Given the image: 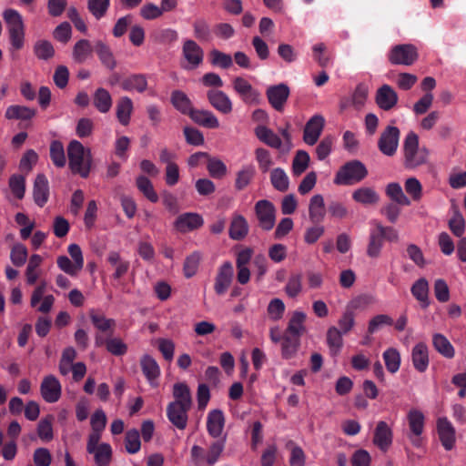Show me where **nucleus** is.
Returning a JSON list of instances; mask_svg holds the SVG:
<instances>
[{"instance_id":"obj_29","label":"nucleus","mask_w":466,"mask_h":466,"mask_svg":"<svg viewBox=\"0 0 466 466\" xmlns=\"http://www.w3.org/2000/svg\"><path fill=\"white\" fill-rule=\"evenodd\" d=\"M170 100L173 106L183 115L189 116L195 109L191 100L183 91L174 90L171 93Z\"/></svg>"},{"instance_id":"obj_19","label":"nucleus","mask_w":466,"mask_h":466,"mask_svg":"<svg viewBox=\"0 0 466 466\" xmlns=\"http://www.w3.org/2000/svg\"><path fill=\"white\" fill-rule=\"evenodd\" d=\"M182 55L193 68L198 67L203 62V49L194 40L187 39L184 41Z\"/></svg>"},{"instance_id":"obj_22","label":"nucleus","mask_w":466,"mask_h":466,"mask_svg":"<svg viewBox=\"0 0 466 466\" xmlns=\"http://www.w3.org/2000/svg\"><path fill=\"white\" fill-rule=\"evenodd\" d=\"M392 431L387 422L380 420L374 431L373 442L381 451H386L392 443Z\"/></svg>"},{"instance_id":"obj_11","label":"nucleus","mask_w":466,"mask_h":466,"mask_svg":"<svg viewBox=\"0 0 466 466\" xmlns=\"http://www.w3.org/2000/svg\"><path fill=\"white\" fill-rule=\"evenodd\" d=\"M191 407L177 402H170L167 406V417L170 423L178 430H185L188 420V411Z\"/></svg>"},{"instance_id":"obj_26","label":"nucleus","mask_w":466,"mask_h":466,"mask_svg":"<svg viewBox=\"0 0 466 466\" xmlns=\"http://www.w3.org/2000/svg\"><path fill=\"white\" fill-rule=\"evenodd\" d=\"M189 117L194 123L206 128L214 129L219 127L218 117L209 110L194 109Z\"/></svg>"},{"instance_id":"obj_62","label":"nucleus","mask_w":466,"mask_h":466,"mask_svg":"<svg viewBox=\"0 0 466 466\" xmlns=\"http://www.w3.org/2000/svg\"><path fill=\"white\" fill-rule=\"evenodd\" d=\"M9 187L14 196L22 199L25 193V178L22 175H12L9 178Z\"/></svg>"},{"instance_id":"obj_7","label":"nucleus","mask_w":466,"mask_h":466,"mask_svg":"<svg viewBox=\"0 0 466 466\" xmlns=\"http://www.w3.org/2000/svg\"><path fill=\"white\" fill-rule=\"evenodd\" d=\"M289 95L290 89L285 83L270 86L266 90V96L269 105L278 112L284 110Z\"/></svg>"},{"instance_id":"obj_33","label":"nucleus","mask_w":466,"mask_h":466,"mask_svg":"<svg viewBox=\"0 0 466 466\" xmlns=\"http://www.w3.org/2000/svg\"><path fill=\"white\" fill-rule=\"evenodd\" d=\"M432 346L444 358L452 359L455 355L454 347L443 334L434 333L432 335Z\"/></svg>"},{"instance_id":"obj_20","label":"nucleus","mask_w":466,"mask_h":466,"mask_svg":"<svg viewBox=\"0 0 466 466\" xmlns=\"http://www.w3.org/2000/svg\"><path fill=\"white\" fill-rule=\"evenodd\" d=\"M33 198L35 205L43 208L49 198V183L44 174L35 177L33 187Z\"/></svg>"},{"instance_id":"obj_41","label":"nucleus","mask_w":466,"mask_h":466,"mask_svg":"<svg viewBox=\"0 0 466 466\" xmlns=\"http://www.w3.org/2000/svg\"><path fill=\"white\" fill-rule=\"evenodd\" d=\"M383 237L380 230L376 228L371 229L369 237V244L367 247V255L370 258H378L380 255L383 247Z\"/></svg>"},{"instance_id":"obj_1","label":"nucleus","mask_w":466,"mask_h":466,"mask_svg":"<svg viewBox=\"0 0 466 466\" xmlns=\"http://www.w3.org/2000/svg\"><path fill=\"white\" fill-rule=\"evenodd\" d=\"M68 165L72 173L78 174L81 177L86 178L91 171L92 154L77 140H72L67 147Z\"/></svg>"},{"instance_id":"obj_54","label":"nucleus","mask_w":466,"mask_h":466,"mask_svg":"<svg viewBox=\"0 0 466 466\" xmlns=\"http://www.w3.org/2000/svg\"><path fill=\"white\" fill-rule=\"evenodd\" d=\"M201 260V254L198 251H195L188 255L184 262L183 272L187 279L192 278L196 275L198 266Z\"/></svg>"},{"instance_id":"obj_50","label":"nucleus","mask_w":466,"mask_h":466,"mask_svg":"<svg viewBox=\"0 0 466 466\" xmlns=\"http://www.w3.org/2000/svg\"><path fill=\"white\" fill-rule=\"evenodd\" d=\"M86 7L96 20H100L106 15L110 7V0H87Z\"/></svg>"},{"instance_id":"obj_44","label":"nucleus","mask_w":466,"mask_h":466,"mask_svg":"<svg viewBox=\"0 0 466 466\" xmlns=\"http://www.w3.org/2000/svg\"><path fill=\"white\" fill-rule=\"evenodd\" d=\"M173 402L180 403L187 407L192 406V397L189 387L184 382H177L173 386Z\"/></svg>"},{"instance_id":"obj_5","label":"nucleus","mask_w":466,"mask_h":466,"mask_svg":"<svg viewBox=\"0 0 466 466\" xmlns=\"http://www.w3.org/2000/svg\"><path fill=\"white\" fill-rule=\"evenodd\" d=\"M417 48L410 44L397 45L391 48L388 59L392 65L411 66L418 59Z\"/></svg>"},{"instance_id":"obj_9","label":"nucleus","mask_w":466,"mask_h":466,"mask_svg":"<svg viewBox=\"0 0 466 466\" xmlns=\"http://www.w3.org/2000/svg\"><path fill=\"white\" fill-rule=\"evenodd\" d=\"M407 418L410 431L409 438L415 447H420L421 445L420 435L424 430L425 417L420 410L412 409L409 411Z\"/></svg>"},{"instance_id":"obj_59","label":"nucleus","mask_w":466,"mask_h":466,"mask_svg":"<svg viewBox=\"0 0 466 466\" xmlns=\"http://www.w3.org/2000/svg\"><path fill=\"white\" fill-rule=\"evenodd\" d=\"M28 251L22 243L15 244L10 252V259L15 267H22L27 259Z\"/></svg>"},{"instance_id":"obj_58","label":"nucleus","mask_w":466,"mask_h":466,"mask_svg":"<svg viewBox=\"0 0 466 466\" xmlns=\"http://www.w3.org/2000/svg\"><path fill=\"white\" fill-rule=\"evenodd\" d=\"M125 447L128 453L135 454L141 448L140 435L137 430L132 429L127 431L125 438Z\"/></svg>"},{"instance_id":"obj_17","label":"nucleus","mask_w":466,"mask_h":466,"mask_svg":"<svg viewBox=\"0 0 466 466\" xmlns=\"http://www.w3.org/2000/svg\"><path fill=\"white\" fill-rule=\"evenodd\" d=\"M207 97L209 104L218 112L228 115L232 111V102L225 92L210 89L207 92Z\"/></svg>"},{"instance_id":"obj_21","label":"nucleus","mask_w":466,"mask_h":466,"mask_svg":"<svg viewBox=\"0 0 466 466\" xmlns=\"http://www.w3.org/2000/svg\"><path fill=\"white\" fill-rule=\"evenodd\" d=\"M411 361L417 371L422 373L427 370L430 363L429 349L424 342H419L412 348Z\"/></svg>"},{"instance_id":"obj_47","label":"nucleus","mask_w":466,"mask_h":466,"mask_svg":"<svg viewBox=\"0 0 466 466\" xmlns=\"http://www.w3.org/2000/svg\"><path fill=\"white\" fill-rule=\"evenodd\" d=\"M382 357L389 372L394 374L400 370L401 360L398 350L389 348L383 352Z\"/></svg>"},{"instance_id":"obj_38","label":"nucleus","mask_w":466,"mask_h":466,"mask_svg":"<svg viewBox=\"0 0 466 466\" xmlns=\"http://www.w3.org/2000/svg\"><path fill=\"white\" fill-rule=\"evenodd\" d=\"M255 175L256 169L254 166H243L242 168L238 170L236 175L235 188L238 191L245 189L253 180Z\"/></svg>"},{"instance_id":"obj_8","label":"nucleus","mask_w":466,"mask_h":466,"mask_svg":"<svg viewBox=\"0 0 466 466\" xmlns=\"http://www.w3.org/2000/svg\"><path fill=\"white\" fill-rule=\"evenodd\" d=\"M255 212L262 229L268 231L273 228L276 208L270 201L266 199L258 201L255 205Z\"/></svg>"},{"instance_id":"obj_49","label":"nucleus","mask_w":466,"mask_h":466,"mask_svg":"<svg viewBox=\"0 0 466 466\" xmlns=\"http://www.w3.org/2000/svg\"><path fill=\"white\" fill-rule=\"evenodd\" d=\"M387 196L395 203L401 206H410V200L405 196L399 183H390L386 187Z\"/></svg>"},{"instance_id":"obj_15","label":"nucleus","mask_w":466,"mask_h":466,"mask_svg":"<svg viewBox=\"0 0 466 466\" xmlns=\"http://www.w3.org/2000/svg\"><path fill=\"white\" fill-rule=\"evenodd\" d=\"M437 431L444 449L451 451L455 444V429L446 417L438 419Z\"/></svg>"},{"instance_id":"obj_57","label":"nucleus","mask_w":466,"mask_h":466,"mask_svg":"<svg viewBox=\"0 0 466 466\" xmlns=\"http://www.w3.org/2000/svg\"><path fill=\"white\" fill-rule=\"evenodd\" d=\"M310 157L304 150H298L292 162L293 174L299 176L302 174L309 167Z\"/></svg>"},{"instance_id":"obj_60","label":"nucleus","mask_w":466,"mask_h":466,"mask_svg":"<svg viewBox=\"0 0 466 466\" xmlns=\"http://www.w3.org/2000/svg\"><path fill=\"white\" fill-rule=\"evenodd\" d=\"M210 63L223 69H228L233 65V58L230 55L218 49L210 51Z\"/></svg>"},{"instance_id":"obj_40","label":"nucleus","mask_w":466,"mask_h":466,"mask_svg":"<svg viewBox=\"0 0 466 466\" xmlns=\"http://www.w3.org/2000/svg\"><path fill=\"white\" fill-rule=\"evenodd\" d=\"M94 48L87 39L78 40L73 48V59L79 64L84 63L91 55Z\"/></svg>"},{"instance_id":"obj_61","label":"nucleus","mask_w":466,"mask_h":466,"mask_svg":"<svg viewBox=\"0 0 466 466\" xmlns=\"http://www.w3.org/2000/svg\"><path fill=\"white\" fill-rule=\"evenodd\" d=\"M207 169L213 178H222L227 174V166L221 160L208 156Z\"/></svg>"},{"instance_id":"obj_36","label":"nucleus","mask_w":466,"mask_h":466,"mask_svg":"<svg viewBox=\"0 0 466 466\" xmlns=\"http://www.w3.org/2000/svg\"><path fill=\"white\" fill-rule=\"evenodd\" d=\"M352 198L362 205H375L379 202L380 196L372 187H362L352 193Z\"/></svg>"},{"instance_id":"obj_28","label":"nucleus","mask_w":466,"mask_h":466,"mask_svg":"<svg viewBox=\"0 0 466 466\" xmlns=\"http://www.w3.org/2000/svg\"><path fill=\"white\" fill-rule=\"evenodd\" d=\"M134 109L133 101L128 96H122L118 99L116 107V118L122 126H127L130 122Z\"/></svg>"},{"instance_id":"obj_10","label":"nucleus","mask_w":466,"mask_h":466,"mask_svg":"<svg viewBox=\"0 0 466 466\" xmlns=\"http://www.w3.org/2000/svg\"><path fill=\"white\" fill-rule=\"evenodd\" d=\"M233 88L240 96L242 101L248 105H258L260 102V93L241 76L233 80Z\"/></svg>"},{"instance_id":"obj_34","label":"nucleus","mask_w":466,"mask_h":466,"mask_svg":"<svg viewBox=\"0 0 466 466\" xmlns=\"http://www.w3.org/2000/svg\"><path fill=\"white\" fill-rule=\"evenodd\" d=\"M248 232V225L242 215H235L229 227V237L234 240L243 239Z\"/></svg>"},{"instance_id":"obj_24","label":"nucleus","mask_w":466,"mask_h":466,"mask_svg":"<svg viewBox=\"0 0 466 466\" xmlns=\"http://www.w3.org/2000/svg\"><path fill=\"white\" fill-rule=\"evenodd\" d=\"M225 418L220 410H212L208 412L207 418V430L213 438H218L224 429Z\"/></svg>"},{"instance_id":"obj_27","label":"nucleus","mask_w":466,"mask_h":466,"mask_svg":"<svg viewBox=\"0 0 466 466\" xmlns=\"http://www.w3.org/2000/svg\"><path fill=\"white\" fill-rule=\"evenodd\" d=\"M120 85L125 91L144 93L147 88V79L144 74H132L124 78Z\"/></svg>"},{"instance_id":"obj_53","label":"nucleus","mask_w":466,"mask_h":466,"mask_svg":"<svg viewBox=\"0 0 466 466\" xmlns=\"http://www.w3.org/2000/svg\"><path fill=\"white\" fill-rule=\"evenodd\" d=\"M34 54L40 60H48L55 56V48L47 40H37L34 45Z\"/></svg>"},{"instance_id":"obj_32","label":"nucleus","mask_w":466,"mask_h":466,"mask_svg":"<svg viewBox=\"0 0 466 466\" xmlns=\"http://www.w3.org/2000/svg\"><path fill=\"white\" fill-rule=\"evenodd\" d=\"M410 291L423 309L429 307V283L426 279L420 278L416 280L411 286Z\"/></svg>"},{"instance_id":"obj_63","label":"nucleus","mask_w":466,"mask_h":466,"mask_svg":"<svg viewBox=\"0 0 466 466\" xmlns=\"http://www.w3.org/2000/svg\"><path fill=\"white\" fill-rule=\"evenodd\" d=\"M255 158L262 173L268 172L270 167L273 165L270 152L264 147H258L255 150Z\"/></svg>"},{"instance_id":"obj_42","label":"nucleus","mask_w":466,"mask_h":466,"mask_svg":"<svg viewBox=\"0 0 466 466\" xmlns=\"http://www.w3.org/2000/svg\"><path fill=\"white\" fill-rule=\"evenodd\" d=\"M342 332L336 327H329L327 330L326 340L331 355H337L343 346Z\"/></svg>"},{"instance_id":"obj_35","label":"nucleus","mask_w":466,"mask_h":466,"mask_svg":"<svg viewBox=\"0 0 466 466\" xmlns=\"http://www.w3.org/2000/svg\"><path fill=\"white\" fill-rule=\"evenodd\" d=\"M93 104L100 113H107L112 107V96L106 89L98 87L93 95Z\"/></svg>"},{"instance_id":"obj_18","label":"nucleus","mask_w":466,"mask_h":466,"mask_svg":"<svg viewBox=\"0 0 466 466\" xmlns=\"http://www.w3.org/2000/svg\"><path fill=\"white\" fill-rule=\"evenodd\" d=\"M398 94L389 85H382L376 92L375 100L378 106L385 111L393 108L398 103Z\"/></svg>"},{"instance_id":"obj_55","label":"nucleus","mask_w":466,"mask_h":466,"mask_svg":"<svg viewBox=\"0 0 466 466\" xmlns=\"http://www.w3.org/2000/svg\"><path fill=\"white\" fill-rule=\"evenodd\" d=\"M225 438L217 440L211 443L206 455V461L208 465H214L220 458L225 449Z\"/></svg>"},{"instance_id":"obj_39","label":"nucleus","mask_w":466,"mask_h":466,"mask_svg":"<svg viewBox=\"0 0 466 466\" xmlns=\"http://www.w3.org/2000/svg\"><path fill=\"white\" fill-rule=\"evenodd\" d=\"M306 318L307 316L304 312L295 311L290 318L288 327L284 332L301 337L306 331V327L304 325Z\"/></svg>"},{"instance_id":"obj_16","label":"nucleus","mask_w":466,"mask_h":466,"mask_svg":"<svg viewBox=\"0 0 466 466\" xmlns=\"http://www.w3.org/2000/svg\"><path fill=\"white\" fill-rule=\"evenodd\" d=\"M204 223L202 217L198 213L187 212L179 215L174 226L181 233L193 231L200 228Z\"/></svg>"},{"instance_id":"obj_13","label":"nucleus","mask_w":466,"mask_h":466,"mask_svg":"<svg viewBox=\"0 0 466 466\" xmlns=\"http://www.w3.org/2000/svg\"><path fill=\"white\" fill-rule=\"evenodd\" d=\"M40 391L46 402L54 403L60 399L62 387L59 380L54 375H48L43 379Z\"/></svg>"},{"instance_id":"obj_2","label":"nucleus","mask_w":466,"mask_h":466,"mask_svg":"<svg viewBox=\"0 0 466 466\" xmlns=\"http://www.w3.org/2000/svg\"><path fill=\"white\" fill-rule=\"evenodd\" d=\"M429 156V149L420 147L418 135L410 131L403 141V166L408 169H415L427 164Z\"/></svg>"},{"instance_id":"obj_37","label":"nucleus","mask_w":466,"mask_h":466,"mask_svg":"<svg viewBox=\"0 0 466 466\" xmlns=\"http://www.w3.org/2000/svg\"><path fill=\"white\" fill-rule=\"evenodd\" d=\"M36 114V109L25 106L13 105L7 107L5 117L7 119L30 120Z\"/></svg>"},{"instance_id":"obj_3","label":"nucleus","mask_w":466,"mask_h":466,"mask_svg":"<svg viewBox=\"0 0 466 466\" xmlns=\"http://www.w3.org/2000/svg\"><path fill=\"white\" fill-rule=\"evenodd\" d=\"M368 176L365 165L360 160H350L339 167L334 177L336 185L351 186Z\"/></svg>"},{"instance_id":"obj_25","label":"nucleus","mask_w":466,"mask_h":466,"mask_svg":"<svg viewBox=\"0 0 466 466\" xmlns=\"http://www.w3.org/2000/svg\"><path fill=\"white\" fill-rule=\"evenodd\" d=\"M94 51L101 64L107 69L113 70L116 66V60L110 46L101 40L95 43Z\"/></svg>"},{"instance_id":"obj_45","label":"nucleus","mask_w":466,"mask_h":466,"mask_svg":"<svg viewBox=\"0 0 466 466\" xmlns=\"http://www.w3.org/2000/svg\"><path fill=\"white\" fill-rule=\"evenodd\" d=\"M141 369L146 378L152 381L160 375V369L155 359L149 355H144L140 360Z\"/></svg>"},{"instance_id":"obj_52","label":"nucleus","mask_w":466,"mask_h":466,"mask_svg":"<svg viewBox=\"0 0 466 466\" xmlns=\"http://www.w3.org/2000/svg\"><path fill=\"white\" fill-rule=\"evenodd\" d=\"M91 454H94L95 462L97 466H108L112 458V448L108 443H100L98 448L95 449Z\"/></svg>"},{"instance_id":"obj_48","label":"nucleus","mask_w":466,"mask_h":466,"mask_svg":"<svg viewBox=\"0 0 466 466\" xmlns=\"http://www.w3.org/2000/svg\"><path fill=\"white\" fill-rule=\"evenodd\" d=\"M152 39L161 45H171L177 41L178 34L171 28H160L155 30L151 35Z\"/></svg>"},{"instance_id":"obj_51","label":"nucleus","mask_w":466,"mask_h":466,"mask_svg":"<svg viewBox=\"0 0 466 466\" xmlns=\"http://www.w3.org/2000/svg\"><path fill=\"white\" fill-rule=\"evenodd\" d=\"M50 158L56 167H64L66 163L65 149L62 142L53 140L50 144Z\"/></svg>"},{"instance_id":"obj_23","label":"nucleus","mask_w":466,"mask_h":466,"mask_svg":"<svg viewBox=\"0 0 466 466\" xmlns=\"http://www.w3.org/2000/svg\"><path fill=\"white\" fill-rule=\"evenodd\" d=\"M254 132L258 139L266 146L274 149L281 148L283 141L272 129L264 125H260L255 128Z\"/></svg>"},{"instance_id":"obj_30","label":"nucleus","mask_w":466,"mask_h":466,"mask_svg":"<svg viewBox=\"0 0 466 466\" xmlns=\"http://www.w3.org/2000/svg\"><path fill=\"white\" fill-rule=\"evenodd\" d=\"M325 205L321 195H314L309 201V219L314 224H319L325 218Z\"/></svg>"},{"instance_id":"obj_56","label":"nucleus","mask_w":466,"mask_h":466,"mask_svg":"<svg viewBox=\"0 0 466 466\" xmlns=\"http://www.w3.org/2000/svg\"><path fill=\"white\" fill-rule=\"evenodd\" d=\"M53 417L47 416L42 419L37 425V435L41 441L48 442L53 440Z\"/></svg>"},{"instance_id":"obj_46","label":"nucleus","mask_w":466,"mask_h":466,"mask_svg":"<svg viewBox=\"0 0 466 466\" xmlns=\"http://www.w3.org/2000/svg\"><path fill=\"white\" fill-rule=\"evenodd\" d=\"M270 182L272 187L279 192H286L289 189V178L284 169L280 167L271 170Z\"/></svg>"},{"instance_id":"obj_14","label":"nucleus","mask_w":466,"mask_h":466,"mask_svg":"<svg viewBox=\"0 0 466 466\" xmlns=\"http://www.w3.org/2000/svg\"><path fill=\"white\" fill-rule=\"evenodd\" d=\"M234 268L229 261H225L218 268L215 279L214 289L218 295L226 293L233 280Z\"/></svg>"},{"instance_id":"obj_12","label":"nucleus","mask_w":466,"mask_h":466,"mask_svg":"<svg viewBox=\"0 0 466 466\" xmlns=\"http://www.w3.org/2000/svg\"><path fill=\"white\" fill-rule=\"evenodd\" d=\"M325 119L320 115H315L306 123L303 130V140L309 146L315 145L324 128Z\"/></svg>"},{"instance_id":"obj_31","label":"nucleus","mask_w":466,"mask_h":466,"mask_svg":"<svg viewBox=\"0 0 466 466\" xmlns=\"http://www.w3.org/2000/svg\"><path fill=\"white\" fill-rule=\"evenodd\" d=\"M300 338L299 336L283 333V340L281 342V355L284 359L289 360L298 352L300 346Z\"/></svg>"},{"instance_id":"obj_6","label":"nucleus","mask_w":466,"mask_h":466,"mask_svg":"<svg viewBox=\"0 0 466 466\" xmlns=\"http://www.w3.org/2000/svg\"><path fill=\"white\" fill-rule=\"evenodd\" d=\"M400 129L393 126H388L378 141V147L380 151L388 157H392L396 154L399 146Z\"/></svg>"},{"instance_id":"obj_43","label":"nucleus","mask_w":466,"mask_h":466,"mask_svg":"<svg viewBox=\"0 0 466 466\" xmlns=\"http://www.w3.org/2000/svg\"><path fill=\"white\" fill-rule=\"evenodd\" d=\"M136 186L137 189L147 198L150 202L157 203L158 196L154 189L153 184L148 177L140 175L136 178Z\"/></svg>"},{"instance_id":"obj_64","label":"nucleus","mask_w":466,"mask_h":466,"mask_svg":"<svg viewBox=\"0 0 466 466\" xmlns=\"http://www.w3.org/2000/svg\"><path fill=\"white\" fill-rule=\"evenodd\" d=\"M194 35L200 41H208L211 36L210 26L203 18L196 19L193 23Z\"/></svg>"},{"instance_id":"obj_4","label":"nucleus","mask_w":466,"mask_h":466,"mask_svg":"<svg viewBox=\"0 0 466 466\" xmlns=\"http://www.w3.org/2000/svg\"><path fill=\"white\" fill-rule=\"evenodd\" d=\"M4 19L7 24L12 48L22 49L25 45V26L21 15L16 10L7 9L4 13Z\"/></svg>"}]
</instances>
